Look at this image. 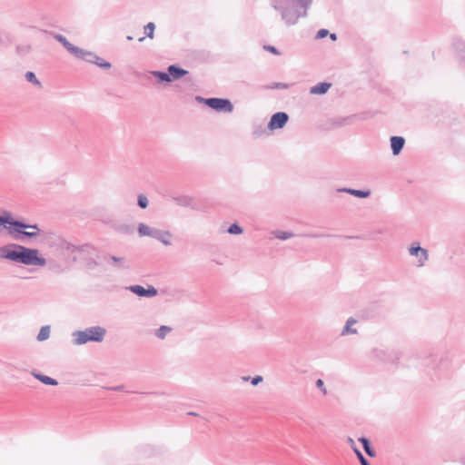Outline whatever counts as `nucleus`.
<instances>
[{
  "label": "nucleus",
  "instance_id": "nucleus-1",
  "mask_svg": "<svg viewBox=\"0 0 465 465\" xmlns=\"http://www.w3.org/2000/svg\"><path fill=\"white\" fill-rule=\"evenodd\" d=\"M0 258L28 266H45L46 264V259L40 255L38 249L16 243L0 247Z\"/></svg>",
  "mask_w": 465,
  "mask_h": 465
},
{
  "label": "nucleus",
  "instance_id": "nucleus-2",
  "mask_svg": "<svg viewBox=\"0 0 465 465\" xmlns=\"http://www.w3.org/2000/svg\"><path fill=\"white\" fill-rule=\"evenodd\" d=\"M313 0H272V6L280 14L287 25H295L299 18L306 17Z\"/></svg>",
  "mask_w": 465,
  "mask_h": 465
},
{
  "label": "nucleus",
  "instance_id": "nucleus-3",
  "mask_svg": "<svg viewBox=\"0 0 465 465\" xmlns=\"http://www.w3.org/2000/svg\"><path fill=\"white\" fill-rule=\"evenodd\" d=\"M106 329L102 326H92L84 331H74L72 333L74 345H83L87 342H102L105 337Z\"/></svg>",
  "mask_w": 465,
  "mask_h": 465
},
{
  "label": "nucleus",
  "instance_id": "nucleus-4",
  "mask_svg": "<svg viewBox=\"0 0 465 465\" xmlns=\"http://www.w3.org/2000/svg\"><path fill=\"white\" fill-rule=\"evenodd\" d=\"M45 242L49 247L54 248L56 251H66L68 252H74L80 250V247L70 243L61 235L53 232L45 234Z\"/></svg>",
  "mask_w": 465,
  "mask_h": 465
},
{
  "label": "nucleus",
  "instance_id": "nucleus-5",
  "mask_svg": "<svg viewBox=\"0 0 465 465\" xmlns=\"http://www.w3.org/2000/svg\"><path fill=\"white\" fill-rule=\"evenodd\" d=\"M195 99L218 113H232L233 111V104L227 98L196 96Z\"/></svg>",
  "mask_w": 465,
  "mask_h": 465
},
{
  "label": "nucleus",
  "instance_id": "nucleus-6",
  "mask_svg": "<svg viewBox=\"0 0 465 465\" xmlns=\"http://www.w3.org/2000/svg\"><path fill=\"white\" fill-rule=\"evenodd\" d=\"M0 226H3L5 228L9 233H12L13 232H19L20 229L27 228V227H34L36 228L35 225H28V223H25L21 221L15 220L12 216V214L7 212L4 211L2 214H0Z\"/></svg>",
  "mask_w": 465,
  "mask_h": 465
},
{
  "label": "nucleus",
  "instance_id": "nucleus-7",
  "mask_svg": "<svg viewBox=\"0 0 465 465\" xmlns=\"http://www.w3.org/2000/svg\"><path fill=\"white\" fill-rule=\"evenodd\" d=\"M409 254L411 256H415L418 258V267H422L425 265L426 262L429 259L428 250L420 246L419 242H413L408 249Z\"/></svg>",
  "mask_w": 465,
  "mask_h": 465
},
{
  "label": "nucleus",
  "instance_id": "nucleus-8",
  "mask_svg": "<svg viewBox=\"0 0 465 465\" xmlns=\"http://www.w3.org/2000/svg\"><path fill=\"white\" fill-rule=\"evenodd\" d=\"M104 259L117 271L127 270L131 267L130 261L124 256L106 255Z\"/></svg>",
  "mask_w": 465,
  "mask_h": 465
},
{
  "label": "nucleus",
  "instance_id": "nucleus-9",
  "mask_svg": "<svg viewBox=\"0 0 465 465\" xmlns=\"http://www.w3.org/2000/svg\"><path fill=\"white\" fill-rule=\"evenodd\" d=\"M289 115L284 112H278L272 115L269 123L268 129L273 131L282 128L288 122Z\"/></svg>",
  "mask_w": 465,
  "mask_h": 465
},
{
  "label": "nucleus",
  "instance_id": "nucleus-10",
  "mask_svg": "<svg viewBox=\"0 0 465 465\" xmlns=\"http://www.w3.org/2000/svg\"><path fill=\"white\" fill-rule=\"evenodd\" d=\"M127 290L132 292L133 293L136 294L139 297H154L157 295L158 291L156 288H154L153 285H148L147 288H144L142 285H130L127 287Z\"/></svg>",
  "mask_w": 465,
  "mask_h": 465
},
{
  "label": "nucleus",
  "instance_id": "nucleus-11",
  "mask_svg": "<svg viewBox=\"0 0 465 465\" xmlns=\"http://www.w3.org/2000/svg\"><path fill=\"white\" fill-rule=\"evenodd\" d=\"M167 71L169 73V77L171 82L174 80H178L182 78L183 76L188 74V71L183 69L182 67L176 65V64H171L167 67Z\"/></svg>",
  "mask_w": 465,
  "mask_h": 465
},
{
  "label": "nucleus",
  "instance_id": "nucleus-12",
  "mask_svg": "<svg viewBox=\"0 0 465 465\" xmlns=\"http://www.w3.org/2000/svg\"><path fill=\"white\" fill-rule=\"evenodd\" d=\"M171 237H172V234L169 231H162L159 229H155L153 235V239L161 242L165 246H170L172 244L171 240H170Z\"/></svg>",
  "mask_w": 465,
  "mask_h": 465
},
{
  "label": "nucleus",
  "instance_id": "nucleus-13",
  "mask_svg": "<svg viewBox=\"0 0 465 465\" xmlns=\"http://www.w3.org/2000/svg\"><path fill=\"white\" fill-rule=\"evenodd\" d=\"M405 144V139L401 136H391V147L393 155H398L403 149Z\"/></svg>",
  "mask_w": 465,
  "mask_h": 465
},
{
  "label": "nucleus",
  "instance_id": "nucleus-14",
  "mask_svg": "<svg viewBox=\"0 0 465 465\" xmlns=\"http://www.w3.org/2000/svg\"><path fill=\"white\" fill-rule=\"evenodd\" d=\"M173 200L179 206L195 208L193 198L189 195L173 196Z\"/></svg>",
  "mask_w": 465,
  "mask_h": 465
},
{
  "label": "nucleus",
  "instance_id": "nucleus-15",
  "mask_svg": "<svg viewBox=\"0 0 465 465\" xmlns=\"http://www.w3.org/2000/svg\"><path fill=\"white\" fill-rule=\"evenodd\" d=\"M77 51L78 52L75 51V53L73 54L74 56H75L78 59H82L87 63L93 64V61L95 58L96 54L91 51L82 49L80 47H77Z\"/></svg>",
  "mask_w": 465,
  "mask_h": 465
},
{
  "label": "nucleus",
  "instance_id": "nucleus-16",
  "mask_svg": "<svg viewBox=\"0 0 465 465\" xmlns=\"http://www.w3.org/2000/svg\"><path fill=\"white\" fill-rule=\"evenodd\" d=\"M339 193H347L358 198H367L371 194V191L369 190H356L351 188H340L337 190Z\"/></svg>",
  "mask_w": 465,
  "mask_h": 465
},
{
  "label": "nucleus",
  "instance_id": "nucleus-17",
  "mask_svg": "<svg viewBox=\"0 0 465 465\" xmlns=\"http://www.w3.org/2000/svg\"><path fill=\"white\" fill-rule=\"evenodd\" d=\"M54 39H55L57 42H59L60 44H62V45H63V46H64V48H65L69 53H71L72 54H73L74 53H75V51H76V52H78V51H77V47H78V46H75V45H74L73 44H71V43L66 39V37H65V36H64L63 35H59V34H57V35H54Z\"/></svg>",
  "mask_w": 465,
  "mask_h": 465
},
{
  "label": "nucleus",
  "instance_id": "nucleus-18",
  "mask_svg": "<svg viewBox=\"0 0 465 465\" xmlns=\"http://www.w3.org/2000/svg\"><path fill=\"white\" fill-rule=\"evenodd\" d=\"M331 86V84L330 83H319L311 88L310 93L312 94H324L328 92Z\"/></svg>",
  "mask_w": 465,
  "mask_h": 465
},
{
  "label": "nucleus",
  "instance_id": "nucleus-19",
  "mask_svg": "<svg viewBox=\"0 0 465 465\" xmlns=\"http://www.w3.org/2000/svg\"><path fill=\"white\" fill-rule=\"evenodd\" d=\"M45 265H47L48 270L54 273L60 274L64 272V267L54 260H46Z\"/></svg>",
  "mask_w": 465,
  "mask_h": 465
},
{
  "label": "nucleus",
  "instance_id": "nucleus-20",
  "mask_svg": "<svg viewBox=\"0 0 465 465\" xmlns=\"http://www.w3.org/2000/svg\"><path fill=\"white\" fill-rule=\"evenodd\" d=\"M36 228L34 227H27L20 229L22 232H16L17 233L21 234L23 237L26 238H34L38 235L39 228L37 224H35ZM15 232H13L11 234L15 233Z\"/></svg>",
  "mask_w": 465,
  "mask_h": 465
},
{
  "label": "nucleus",
  "instance_id": "nucleus-21",
  "mask_svg": "<svg viewBox=\"0 0 465 465\" xmlns=\"http://www.w3.org/2000/svg\"><path fill=\"white\" fill-rule=\"evenodd\" d=\"M32 374L35 379H37L39 381H41L42 383H44L45 385L55 386L58 384V381L56 380H54L49 376H46V375H44V374H41L38 372H33Z\"/></svg>",
  "mask_w": 465,
  "mask_h": 465
},
{
  "label": "nucleus",
  "instance_id": "nucleus-22",
  "mask_svg": "<svg viewBox=\"0 0 465 465\" xmlns=\"http://www.w3.org/2000/svg\"><path fill=\"white\" fill-rule=\"evenodd\" d=\"M154 230H155V228H152L143 223L138 224V233H139V236H141V237L148 236V237L153 238Z\"/></svg>",
  "mask_w": 465,
  "mask_h": 465
},
{
  "label": "nucleus",
  "instance_id": "nucleus-23",
  "mask_svg": "<svg viewBox=\"0 0 465 465\" xmlns=\"http://www.w3.org/2000/svg\"><path fill=\"white\" fill-rule=\"evenodd\" d=\"M358 440L362 444L363 450L369 457H375L376 452L371 448L370 440L365 437H361Z\"/></svg>",
  "mask_w": 465,
  "mask_h": 465
},
{
  "label": "nucleus",
  "instance_id": "nucleus-24",
  "mask_svg": "<svg viewBox=\"0 0 465 465\" xmlns=\"http://www.w3.org/2000/svg\"><path fill=\"white\" fill-rule=\"evenodd\" d=\"M356 322H357V321L354 318L350 317L347 320L346 324H345L344 328L341 331V335L344 336V335H348V334H356L357 333V330L351 328V325L355 324Z\"/></svg>",
  "mask_w": 465,
  "mask_h": 465
},
{
  "label": "nucleus",
  "instance_id": "nucleus-25",
  "mask_svg": "<svg viewBox=\"0 0 465 465\" xmlns=\"http://www.w3.org/2000/svg\"><path fill=\"white\" fill-rule=\"evenodd\" d=\"M51 329L49 325H45L41 327L38 334H37V341H44L47 340L50 337Z\"/></svg>",
  "mask_w": 465,
  "mask_h": 465
},
{
  "label": "nucleus",
  "instance_id": "nucleus-26",
  "mask_svg": "<svg viewBox=\"0 0 465 465\" xmlns=\"http://www.w3.org/2000/svg\"><path fill=\"white\" fill-rule=\"evenodd\" d=\"M93 64L97 65L98 67L102 68V69H104V70H108L112 67V64L111 63L102 59L100 56H98L97 54L95 55V58L94 60L93 61Z\"/></svg>",
  "mask_w": 465,
  "mask_h": 465
},
{
  "label": "nucleus",
  "instance_id": "nucleus-27",
  "mask_svg": "<svg viewBox=\"0 0 465 465\" xmlns=\"http://www.w3.org/2000/svg\"><path fill=\"white\" fill-rule=\"evenodd\" d=\"M151 74L158 79L159 82H167L170 83L169 73L162 72V71H152Z\"/></svg>",
  "mask_w": 465,
  "mask_h": 465
},
{
  "label": "nucleus",
  "instance_id": "nucleus-28",
  "mask_svg": "<svg viewBox=\"0 0 465 465\" xmlns=\"http://www.w3.org/2000/svg\"><path fill=\"white\" fill-rule=\"evenodd\" d=\"M25 77L27 82L33 84L34 85H35L37 87H40V88L42 87V84L37 79V77L34 72H30V71L26 72L25 74Z\"/></svg>",
  "mask_w": 465,
  "mask_h": 465
},
{
  "label": "nucleus",
  "instance_id": "nucleus-29",
  "mask_svg": "<svg viewBox=\"0 0 465 465\" xmlns=\"http://www.w3.org/2000/svg\"><path fill=\"white\" fill-rule=\"evenodd\" d=\"M172 331V328L166 325H162L159 329L156 330L155 335L163 340L165 336Z\"/></svg>",
  "mask_w": 465,
  "mask_h": 465
},
{
  "label": "nucleus",
  "instance_id": "nucleus-30",
  "mask_svg": "<svg viewBox=\"0 0 465 465\" xmlns=\"http://www.w3.org/2000/svg\"><path fill=\"white\" fill-rule=\"evenodd\" d=\"M293 235L294 234L291 232H285V231H275L274 232V236L277 239L282 240V241L290 239V238L293 237Z\"/></svg>",
  "mask_w": 465,
  "mask_h": 465
},
{
  "label": "nucleus",
  "instance_id": "nucleus-31",
  "mask_svg": "<svg viewBox=\"0 0 465 465\" xmlns=\"http://www.w3.org/2000/svg\"><path fill=\"white\" fill-rule=\"evenodd\" d=\"M154 29H155V25L153 22L148 23L144 26V33H145L146 36L153 39V35H154Z\"/></svg>",
  "mask_w": 465,
  "mask_h": 465
},
{
  "label": "nucleus",
  "instance_id": "nucleus-32",
  "mask_svg": "<svg viewBox=\"0 0 465 465\" xmlns=\"http://www.w3.org/2000/svg\"><path fill=\"white\" fill-rule=\"evenodd\" d=\"M148 204H149V201H148V198L146 197V195L139 194L137 197V205L141 209H145L148 207Z\"/></svg>",
  "mask_w": 465,
  "mask_h": 465
},
{
  "label": "nucleus",
  "instance_id": "nucleus-33",
  "mask_svg": "<svg viewBox=\"0 0 465 465\" xmlns=\"http://www.w3.org/2000/svg\"><path fill=\"white\" fill-rule=\"evenodd\" d=\"M243 230L238 223H232L228 229L227 232L230 234H241Z\"/></svg>",
  "mask_w": 465,
  "mask_h": 465
},
{
  "label": "nucleus",
  "instance_id": "nucleus-34",
  "mask_svg": "<svg viewBox=\"0 0 465 465\" xmlns=\"http://www.w3.org/2000/svg\"><path fill=\"white\" fill-rule=\"evenodd\" d=\"M15 49L18 54L24 55L30 52L31 46L29 45H18Z\"/></svg>",
  "mask_w": 465,
  "mask_h": 465
},
{
  "label": "nucleus",
  "instance_id": "nucleus-35",
  "mask_svg": "<svg viewBox=\"0 0 465 465\" xmlns=\"http://www.w3.org/2000/svg\"><path fill=\"white\" fill-rule=\"evenodd\" d=\"M354 452H355L357 459L359 460L361 465H370L367 459L363 456V454L361 452V450L358 448H354Z\"/></svg>",
  "mask_w": 465,
  "mask_h": 465
},
{
  "label": "nucleus",
  "instance_id": "nucleus-36",
  "mask_svg": "<svg viewBox=\"0 0 465 465\" xmlns=\"http://www.w3.org/2000/svg\"><path fill=\"white\" fill-rule=\"evenodd\" d=\"M316 387H317L318 389H320V390L322 391V393H323L324 395H326V394H327V390H326V388L324 387V382H323V381H322V379H318V380L316 381Z\"/></svg>",
  "mask_w": 465,
  "mask_h": 465
},
{
  "label": "nucleus",
  "instance_id": "nucleus-37",
  "mask_svg": "<svg viewBox=\"0 0 465 465\" xmlns=\"http://www.w3.org/2000/svg\"><path fill=\"white\" fill-rule=\"evenodd\" d=\"M329 35V31L327 29H320L316 34V39H322L326 37Z\"/></svg>",
  "mask_w": 465,
  "mask_h": 465
},
{
  "label": "nucleus",
  "instance_id": "nucleus-38",
  "mask_svg": "<svg viewBox=\"0 0 465 465\" xmlns=\"http://www.w3.org/2000/svg\"><path fill=\"white\" fill-rule=\"evenodd\" d=\"M454 46L457 50H460L465 53V42L458 40L454 43Z\"/></svg>",
  "mask_w": 465,
  "mask_h": 465
},
{
  "label": "nucleus",
  "instance_id": "nucleus-39",
  "mask_svg": "<svg viewBox=\"0 0 465 465\" xmlns=\"http://www.w3.org/2000/svg\"><path fill=\"white\" fill-rule=\"evenodd\" d=\"M262 377L260 376V375H257L253 378H251V383L253 385V386H256L258 385L259 383H261L262 381Z\"/></svg>",
  "mask_w": 465,
  "mask_h": 465
},
{
  "label": "nucleus",
  "instance_id": "nucleus-40",
  "mask_svg": "<svg viewBox=\"0 0 465 465\" xmlns=\"http://www.w3.org/2000/svg\"><path fill=\"white\" fill-rule=\"evenodd\" d=\"M264 49L271 52L272 54H280V52L278 51V49L272 45H265Z\"/></svg>",
  "mask_w": 465,
  "mask_h": 465
},
{
  "label": "nucleus",
  "instance_id": "nucleus-41",
  "mask_svg": "<svg viewBox=\"0 0 465 465\" xmlns=\"http://www.w3.org/2000/svg\"><path fill=\"white\" fill-rule=\"evenodd\" d=\"M272 88L286 89V88H288V84H283V83H275L274 85L272 86Z\"/></svg>",
  "mask_w": 465,
  "mask_h": 465
},
{
  "label": "nucleus",
  "instance_id": "nucleus-42",
  "mask_svg": "<svg viewBox=\"0 0 465 465\" xmlns=\"http://www.w3.org/2000/svg\"><path fill=\"white\" fill-rule=\"evenodd\" d=\"M347 441L350 443L351 447L353 450H354V448H356V447H355V442H354V440H353L351 437H349V438L347 439Z\"/></svg>",
  "mask_w": 465,
  "mask_h": 465
},
{
  "label": "nucleus",
  "instance_id": "nucleus-43",
  "mask_svg": "<svg viewBox=\"0 0 465 465\" xmlns=\"http://www.w3.org/2000/svg\"><path fill=\"white\" fill-rule=\"evenodd\" d=\"M329 35H330V38H331L332 41H336V40H337V35H336V34H330V33H329Z\"/></svg>",
  "mask_w": 465,
  "mask_h": 465
},
{
  "label": "nucleus",
  "instance_id": "nucleus-44",
  "mask_svg": "<svg viewBox=\"0 0 465 465\" xmlns=\"http://www.w3.org/2000/svg\"><path fill=\"white\" fill-rule=\"evenodd\" d=\"M112 390H114V391H122L124 389V386L123 385H120V386H117V387H114V388H111Z\"/></svg>",
  "mask_w": 465,
  "mask_h": 465
},
{
  "label": "nucleus",
  "instance_id": "nucleus-45",
  "mask_svg": "<svg viewBox=\"0 0 465 465\" xmlns=\"http://www.w3.org/2000/svg\"><path fill=\"white\" fill-rule=\"evenodd\" d=\"M307 237H311V238H315V237H318L319 235L318 234H313V233H309V234H306Z\"/></svg>",
  "mask_w": 465,
  "mask_h": 465
},
{
  "label": "nucleus",
  "instance_id": "nucleus-46",
  "mask_svg": "<svg viewBox=\"0 0 465 465\" xmlns=\"http://www.w3.org/2000/svg\"><path fill=\"white\" fill-rule=\"evenodd\" d=\"M187 414L191 415V416H198V414L196 412H193V411H189Z\"/></svg>",
  "mask_w": 465,
  "mask_h": 465
},
{
  "label": "nucleus",
  "instance_id": "nucleus-47",
  "mask_svg": "<svg viewBox=\"0 0 465 465\" xmlns=\"http://www.w3.org/2000/svg\"><path fill=\"white\" fill-rule=\"evenodd\" d=\"M242 380L244 381H247L251 380V377L250 376H244V377H242Z\"/></svg>",
  "mask_w": 465,
  "mask_h": 465
},
{
  "label": "nucleus",
  "instance_id": "nucleus-48",
  "mask_svg": "<svg viewBox=\"0 0 465 465\" xmlns=\"http://www.w3.org/2000/svg\"><path fill=\"white\" fill-rule=\"evenodd\" d=\"M127 40L131 41V40H133V37L131 35H128Z\"/></svg>",
  "mask_w": 465,
  "mask_h": 465
},
{
  "label": "nucleus",
  "instance_id": "nucleus-49",
  "mask_svg": "<svg viewBox=\"0 0 465 465\" xmlns=\"http://www.w3.org/2000/svg\"><path fill=\"white\" fill-rule=\"evenodd\" d=\"M143 39H144V37H141V38H139V42L143 41Z\"/></svg>",
  "mask_w": 465,
  "mask_h": 465
}]
</instances>
